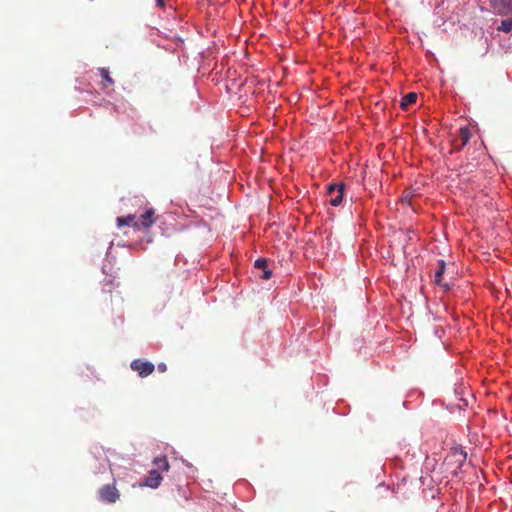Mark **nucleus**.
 Listing matches in <instances>:
<instances>
[{
    "label": "nucleus",
    "mask_w": 512,
    "mask_h": 512,
    "mask_svg": "<svg viewBox=\"0 0 512 512\" xmlns=\"http://www.w3.org/2000/svg\"><path fill=\"white\" fill-rule=\"evenodd\" d=\"M156 219L155 210L153 208H149L140 215L138 220L135 215H127L125 217H118L116 222L118 228L126 225L131 226L136 230H140L150 228L156 222Z\"/></svg>",
    "instance_id": "obj_1"
},
{
    "label": "nucleus",
    "mask_w": 512,
    "mask_h": 512,
    "mask_svg": "<svg viewBox=\"0 0 512 512\" xmlns=\"http://www.w3.org/2000/svg\"><path fill=\"white\" fill-rule=\"evenodd\" d=\"M98 497L101 502L112 504L120 498V493L116 488L115 483L107 484L99 489Z\"/></svg>",
    "instance_id": "obj_2"
},
{
    "label": "nucleus",
    "mask_w": 512,
    "mask_h": 512,
    "mask_svg": "<svg viewBox=\"0 0 512 512\" xmlns=\"http://www.w3.org/2000/svg\"><path fill=\"white\" fill-rule=\"evenodd\" d=\"M130 367L133 371L137 372L141 378L151 375L155 370V366L152 362L140 358L133 360L130 363Z\"/></svg>",
    "instance_id": "obj_3"
},
{
    "label": "nucleus",
    "mask_w": 512,
    "mask_h": 512,
    "mask_svg": "<svg viewBox=\"0 0 512 512\" xmlns=\"http://www.w3.org/2000/svg\"><path fill=\"white\" fill-rule=\"evenodd\" d=\"M489 6L497 15H512V0H490Z\"/></svg>",
    "instance_id": "obj_4"
},
{
    "label": "nucleus",
    "mask_w": 512,
    "mask_h": 512,
    "mask_svg": "<svg viewBox=\"0 0 512 512\" xmlns=\"http://www.w3.org/2000/svg\"><path fill=\"white\" fill-rule=\"evenodd\" d=\"M344 184H330L327 188V194L330 196L329 203L332 206H339L343 200Z\"/></svg>",
    "instance_id": "obj_5"
},
{
    "label": "nucleus",
    "mask_w": 512,
    "mask_h": 512,
    "mask_svg": "<svg viewBox=\"0 0 512 512\" xmlns=\"http://www.w3.org/2000/svg\"><path fill=\"white\" fill-rule=\"evenodd\" d=\"M471 138L470 129L463 126L459 129L458 137L452 141L453 151H461Z\"/></svg>",
    "instance_id": "obj_6"
},
{
    "label": "nucleus",
    "mask_w": 512,
    "mask_h": 512,
    "mask_svg": "<svg viewBox=\"0 0 512 512\" xmlns=\"http://www.w3.org/2000/svg\"><path fill=\"white\" fill-rule=\"evenodd\" d=\"M162 479V476L157 470H151L149 472V476L145 479L144 483L141 484V486H147L155 489L161 484Z\"/></svg>",
    "instance_id": "obj_7"
},
{
    "label": "nucleus",
    "mask_w": 512,
    "mask_h": 512,
    "mask_svg": "<svg viewBox=\"0 0 512 512\" xmlns=\"http://www.w3.org/2000/svg\"><path fill=\"white\" fill-rule=\"evenodd\" d=\"M445 268H446L445 261L444 260H439L438 261V268L435 271L434 282H435L436 285L441 286L445 291H448V290H450V286L447 283H443L442 280H441L442 275L445 272Z\"/></svg>",
    "instance_id": "obj_8"
},
{
    "label": "nucleus",
    "mask_w": 512,
    "mask_h": 512,
    "mask_svg": "<svg viewBox=\"0 0 512 512\" xmlns=\"http://www.w3.org/2000/svg\"><path fill=\"white\" fill-rule=\"evenodd\" d=\"M99 75L101 77L100 86L103 90H106L114 85V80L111 78L109 70L107 68H99Z\"/></svg>",
    "instance_id": "obj_9"
},
{
    "label": "nucleus",
    "mask_w": 512,
    "mask_h": 512,
    "mask_svg": "<svg viewBox=\"0 0 512 512\" xmlns=\"http://www.w3.org/2000/svg\"><path fill=\"white\" fill-rule=\"evenodd\" d=\"M267 266H268V262H267V259H265V258H258L254 263L255 268L263 271V274L260 277L264 280H268L272 276V272L270 269H268Z\"/></svg>",
    "instance_id": "obj_10"
},
{
    "label": "nucleus",
    "mask_w": 512,
    "mask_h": 512,
    "mask_svg": "<svg viewBox=\"0 0 512 512\" xmlns=\"http://www.w3.org/2000/svg\"><path fill=\"white\" fill-rule=\"evenodd\" d=\"M449 457L453 458L460 468L466 461L467 453L461 447H455L452 449Z\"/></svg>",
    "instance_id": "obj_11"
},
{
    "label": "nucleus",
    "mask_w": 512,
    "mask_h": 512,
    "mask_svg": "<svg viewBox=\"0 0 512 512\" xmlns=\"http://www.w3.org/2000/svg\"><path fill=\"white\" fill-rule=\"evenodd\" d=\"M417 100V94L415 92H410L402 97L400 108L402 110H408L409 107L416 103Z\"/></svg>",
    "instance_id": "obj_12"
},
{
    "label": "nucleus",
    "mask_w": 512,
    "mask_h": 512,
    "mask_svg": "<svg viewBox=\"0 0 512 512\" xmlns=\"http://www.w3.org/2000/svg\"><path fill=\"white\" fill-rule=\"evenodd\" d=\"M153 464L156 466L155 470L159 473L160 471H168L170 467L166 456L155 458Z\"/></svg>",
    "instance_id": "obj_13"
},
{
    "label": "nucleus",
    "mask_w": 512,
    "mask_h": 512,
    "mask_svg": "<svg viewBox=\"0 0 512 512\" xmlns=\"http://www.w3.org/2000/svg\"><path fill=\"white\" fill-rule=\"evenodd\" d=\"M498 30L506 33L510 32L512 30V18L502 20Z\"/></svg>",
    "instance_id": "obj_14"
},
{
    "label": "nucleus",
    "mask_w": 512,
    "mask_h": 512,
    "mask_svg": "<svg viewBox=\"0 0 512 512\" xmlns=\"http://www.w3.org/2000/svg\"><path fill=\"white\" fill-rule=\"evenodd\" d=\"M411 197H412L411 192L406 190V191H404L401 199H402V201L410 203Z\"/></svg>",
    "instance_id": "obj_15"
},
{
    "label": "nucleus",
    "mask_w": 512,
    "mask_h": 512,
    "mask_svg": "<svg viewBox=\"0 0 512 512\" xmlns=\"http://www.w3.org/2000/svg\"><path fill=\"white\" fill-rule=\"evenodd\" d=\"M114 281H115V278L114 277H111V278H105L104 280V286H113L114 285Z\"/></svg>",
    "instance_id": "obj_16"
},
{
    "label": "nucleus",
    "mask_w": 512,
    "mask_h": 512,
    "mask_svg": "<svg viewBox=\"0 0 512 512\" xmlns=\"http://www.w3.org/2000/svg\"><path fill=\"white\" fill-rule=\"evenodd\" d=\"M157 368L160 372H165L167 370V366L165 363H159Z\"/></svg>",
    "instance_id": "obj_17"
},
{
    "label": "nucleus",
    "mask_w": 512,
    "mask_h": 512,
    "mask_svg": "<svg viewBox=\"0 0 512 512\" xmlns=\"http://www.w3.org/2000/svg\"><path fill=\"white\" fill-rule=\"evenodd\" d=\"M165 1L166 0H156L157 6L164 7L165 6Z\"/></svg>",
    "instance_id": "obj_18"
}]
</instances>
